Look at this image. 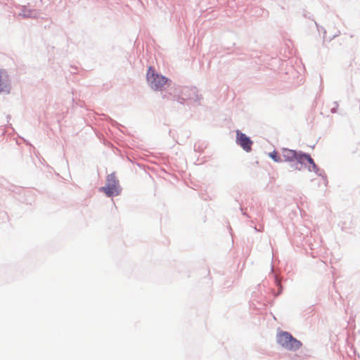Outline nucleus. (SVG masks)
<instances>
[{"instance_id":"obj_1","label":"nucleus","mask_w":360,"mask_h":360,"mask_svg":"<svg viewBox=\"0 0 360 360\" xmlns=\"http://www.w3.org/2000/svg\"><path fill=\"white\" fill-rule=\"evenodd\" d=\"M278 343L288 350H297L302 346L300 341L297 340L288 332H281L277 336Z\"/></svg>"},{"instance_id":"obj_2","label":"nucleus","mask_w":360,"mask_h":360,"mask_svg":"<svg viewBox=\"0 0 360 360\" xmlns=\"http://www.w3.org/2000/svg\"><path fill=\"white\" fill-rule=\"evenodd\" d=\"M282 161L292 162L297 160L299 162L307 161L309 164L315 166L313 159L309 155L297 153L296 151L290 149H283L281 153Z\"/></svg>"},{"instance_id":"obj_3","label":"nucleus","mask_w":360,"mask_h":360,"mask_svg":"<svg viewBox=\"0 0 360 360\" xmlns=\"http://www.w3.org/2000/svg\"><path fill=\"white\" fill-rule=\"evenodd\" d=\"M146 77L151 88L155 90H162L168 82L167 77L161 75L155 74L154 69L151 67L148 68Z\"/></svg>"},{"instance_id":"obj_4","label":"nucleus","mask_w":360,"mask_h":360,"mask_svg":"<svg viewBox=\"0 0 360 360\" xmlns=\"http://www.w3.org/2000/svg\"><path fill=\"white\" fill-rule=\"evenodd\" d=\"M236 143L246 152L251 151L252 141L249 137L239 130L236 131Z\"/></svg>"},{"instance_id":"obj_5","label":"nucleus","mask_w":360,"mask_h":360,"mask_svg":"<svg viewBox=\"0 0 360 360\" xmlns=\"http://www.w3.org/2000/svg\"><path fill=\"white\" fill-rule=\"evenodd\" d=\"M108 196L118 194V188L115 182L108 183L105 186L101 188Z\"/></svg>"},{"instance_id":"obj_6","label":"nucleus","mask_w":360,"mask_h":360,"mask_svg":"<svg viewBox=\"0 0 360 360\" xmlns=\"http://www.w3.org/2000/svg\"><path fill=\"white\" fill-rule=\"evenodd\" d=\"M8 90V75L6 72L0 69V92Z\"/></svg>"},{"instance_id":"obj_7","label":"nucleus","mask_w":360,"mask_h":360,"mask_svg":"<svg viewBox=\"0 0 360 360\" xmlns=\"http://www.w3.org/2000/svg\"><path fill=\"white\" fill-rule=\"evenodd\" d=\"M269 157L271 158L275 162H282V157L278 156L276 152H272L269 153Z\"/></svg>"}]
</instances>
